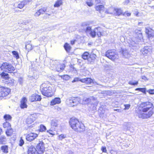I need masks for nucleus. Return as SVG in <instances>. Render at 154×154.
<instances>
[{
    "label": "nucleus",
    "mask_w": 154,
    "mask_h": 154,
    "mask_svg": "<svg viewBox=\"0 0 154 154\" xmlns=\"http://www.w3.org/2000/svg\"><path fill=\"white\" fill-rule=\"evenodd\" d=\"M81 79H79V78L76 77L74 78L73 80L72 81V83H73L74 82H78L79 81H80V80Z\"/></svg>",
    "instance_id": "a18cd8bd"
},
{
    "label": "nucleus",
    "mask_w": 154,
    "mask_h": 154,
    "mask_svg": "<svg viewBox=\"0 0 154 154\" xmlns=\"http://www.w3.org/2000/svg\"><path fill=\"white\" fill-rule=\"evenodd\" d=\"M69 123L72 128L75 131L80 132L85 130L84 125L75 118L70 119Z\"/></svg>",
    "instance_id": "20e7f679"
},
{
    "label": "nucleus",
    "mask_w": 154,
    "mask_h": 154,
    "mask_svg": "<svg viewBox=\"0 0 154 154\" xmlns=\"http://www.w3.org/2000/svg\"><path fill=\"white\" fill-rule=\"evenodd\" d=\"M41 96L36 94H34L29 97V100L31 102L40 101L41 100Z\"/></svg>",
    "instance_id": "dca6fc26"
},
{
    "label": "nucleus",
    "mask_w": 154,
    "mask_h": 154,
    "mask_svg": "<svg viewBox=\"0 0 154 154\" xmlns=\"http://www.w3.org/2000/svg\"><path fill=\"white\" fill-rule=\"evenodd\" d=\"M135 91H139L142 92L143 93L146 94V88H137L135 89Z\"/></svg>",
    "instance_id": "e433bc0d"
},
{
    "label": "nucleus",
    "mask_w": 154,
    "mask_h": 154,
    "mask_svg": "<svg viewBox=\"0 0 154 154\" xmlns=\"http://www.w3.org/2000/svg\"><path fill=\"white\" fill-rule=\"evenodd\" d=\"M131 15V14L130 13H127L126 12H125L124 13H123V15L125 16H127L129 17Z\"/></svg>",
    "instance_id": "603ef678"
},
{
    "label": "nucleus",
    "mask_w": 154,
    "mask_h": 154,
    "mask_svg": "<svg viewBox=\"0 0 154 154\" xmlns=\"http://www.w3.org/2000/svg\"><path fill=\"white\" fill-rule=\"evenodd\" d=\"M128 84L132 85H137L138 84V82L135 81V82H133L132 81H129L128 82Z\"/></svg>",
    "instance_id": "a19ab883"
},
{
    "label": "nucleus",
    "mask_w": 154,
    "mask_h": 154,
    "mask_svg": "<svg viewBox=\"0 0 154 154\" xmlns=\"http://www.w3.org/2000/svg\"><path fill=\"white\" fill-rule=\"evenodd\" d=\"M2 70L10 73H13L15 70L14 68L11 63L8 62L3 63L0 67Z\"/></svg>",
    "instance_id": "6e6552de"
},
{
    "label": "nucleus",
    "mask_w": 154,
    "mask_h": 154,
    "mask_svg": "<svg viewBox=\"0 0 154 154\" xmlns=\"http://www.w3.org/2000/svg\"><path fill=\"white\" fill-rule=\"evenodd\" d=\"M46 129V127L43 125H41L40 126V131L43 132L45 131Z\"/></svg>",
    "instance_id": "58836bf2"
},
{
    "label": "nucleus",
    "mask_w": 154,
    "mask_h": 154,
    "mask_svg": "<svg viewBox=\"0 0 154 154\" xmlns=\"http://www.w3.org/2000/svg\"><path fill=\"white\" fill-rule=\"evenodd\" d=\"M95 83H96L97 85H99L98 84H97L96 82H95Z\"/></svg>",
    "instance_id": "774afa93"
},
{
    "label": "nucleus",
    "mask_w": 154,
    "mask_h": 154,
    "mask_svg": "<svg viewBox=\"0 0 154 154\" xmlns=\"http://www.w3.org/2000/svg\"><path fill=\"white\" fill-rule=\"evenodd\" d=\"M44 13L49 12V10L47 7H44L42 8Z\"/></svg>",
    "instance_id": "c03bdc74"
},
{
    "label": "nucleus",
    "mask_w": 154,
    "mask_h": 154,
    "mask_svg": "<svg viewBox=\"0 0 154 154\" xmlns=\"http://www.w3.org/2000/svg\"><path fill=\"white\" fill-rule=\"evenodd\" d=\"M95 9L97 11H99L101 14H103V15H100V16L103 17H104V13L105 12H104V7L103 5H100L96 6L95 7Z\"/></svg>",
    "instance_id": "a211bd4d"
},
{
    "label": "nucleus",
    "mask_w": 154,
    "mask_h": 154,
    "mask_svg": "<svg viewBox=\"0 0 154 154\" xmlns=\"http://www.w3.org/2000/svg\"><path fill=\"white\" fill-rule=\"evenodd\" d=\"M141 78L145 81L147 80H148L147 78L145 76H141Z\"/></svg>",
    "instance_id": "bf43d9fd"
},
{
    "label": "nucleus",
    "mask_w": 154,
    "mask_h": 154,
    "mask_svg": "<svg viewBox=\"0 0 154 154\" xmlns=\"http://www.w3.org/2000/svg\"><path fill=\"white\" fill-rule=\"evenodd\" d=\"M127 130L130 131L131 132H133L134 130L133 129V128L132 127H129L128 126L127 127Z\"/></svg>",
    "instance_id": "49530a36"
},
{
    "label": "nucleus",
    "mask_w": 154,
    "mask_h": 154,
    "mask_svg": "<svg viewBox=\"0 0 154 154\" xmlns=\"http://www.w3.org/2000/svg\"><path fill=\"white\" fill-rule=\"evenodd\" d=\"M38 136L37 134L31 133L26 135V139L27 141L30 142L34 140Z\"/></svg>",
    "instance_id": "4468645a"
},
{
    "label": "nucleus",
    "mask_w": 154,
    "mask_h": 154,
    "mask_svg": "<svg viewBox=\"0 0 154 154\" xmlns=\"http://www.w3.org/2000/svg\"><path fill=\"white\" fill-rule=\"evenodd\" d=\"M114 110L115 111H118V112H120V110L119 109H114Z\"/></svg>",
    "instance_id": "69168bd1"
},
{
    "label": "nucleus",
    "mask_w": 154,
    "mask_h": 154,
    "mask_svg": "<svg viewBox=\"0 0 154 154\" xmlns=\"http://www.w3.org/2000/svg\"><path fill=\"white\" fill-rule=\"evenodd\" d=\"M25 48L28 52L32 50V47L31 45L28 44H26V45Z\"/></svg>",
    "instance_id": "473e14b6"
},
{
    "label": "nucleus",
    "mask_w": 154,
    "mask_h": 154,
    "mask_svg": "<svg viewBox=\"0 0 154 154\" xmlns=\"http://www.w3.org/2000/svg\"><path fill=\"white\" fill-rule=\"evenodd\" d=\"M39 10V11L40 12L41 14H43L44 13L43 12V9L42 8L41 9H40Z\"/></svg>",
    "instance_id": "052dcab7"
},
{
    "label": "nucleus",
    "mask_w": 154,
    "mask_h": 154,
    "mask_svg": "<svg viewBox=\"0 0 154 154\" xmlns=\"http://www.w3.org/2000/svg\"><path fill=\"white\" fill-rule=\"evenodd\" d=\"M89 24L88 22L82 23L81 25L82 29L85 31L86 34H89L92 38L95 37L96 35L98 37L102 35V29L100 27L95 28L92 30L91 27L89 26Z\"/></svg>",
    "instance_id": "f03ea898"
},
{
    "label": "nucleus",
    "mask_w": 154,
    "mask_h": 154,
    "mask_svg": "<svg viewBox=\"0 0 154 154\" xmlns=\"http://www.w3.org/2000/svg\"><path fill=\"white\" fill-rule=\"evenodd\" d=\"M18 82L20 85H22L23 82V79L21 78H20L19 79Z\"/></svg>",
    "instance_id": "4d7b16f0"
},
{
    "label": "nucleus",
    "mask_w": 154,
    "mask_h": 154,
    "mask_svg": "<svg viewBox=\"0 0 154 154\" xmlns=\"http://www.w3.org/2000/svg\"><path fill=\"white\" fill-rule=\"evenodd\" d=\"M10 92V89L9 88L4 87H0V97L7 96Z\"/></svg>",
    "instance_id": "f8f14e48"
},
{
    "label": "nucleus",
    "mask_w": 154,
    "mask_h": 154,
    "mask_svg": "<svg viewBox=\"0 0 154 154\" xmlns=\"http://www.w3.org/2000/svg\"><path fill=\"white\" fill-rule=\"evenodd\" d=\"M24 143V140L22 137H21L19 141V145L20 146H22L23 145Z\"/></svg>",
    "instance_id": "79ce46f5"
},
{
    "label": "nucleus",
    "mask_w": 154,
    "mask_h": 154,
    "mask_svg": "<svg viewBox=\"0 0 154 154\" xmlns=\"http://www.w3.org/2000/svg\"><path fill=\"white\" fill-rule=\"evenodd\" d=\"M57 120L56 119H53L51 121V126L56 127L57 125Z\"/></svg>",
    "instance_id": "2f4dec72"
},
{
    "label": "nucleus",
    "mask_w": 154,
    "mask_h": 154,
    "mask_svg": "<svg viewBox=\"0 0 154 154\" xmlns=\"http://www.w3.org/2000/svg\"><path fill=\"white\" fill-rule=\"evenodd\" d=\"M35 120V118L33 117V116L31 115L26 119V122L28 124H30L33 122Z\"/></svg>",
    "instance_id": "393cba45"
},
{
    "label": "nucleus",
    "mask_w": 154,
    "mask_h": 154,
    "mask_svg": "<svg viewBox=\"0 0 154 154\" xmlns=\"http://www.w3.org/2000/svg\"><path fill=\"white\" fill-rule=\"evenodd\" d=\"M113 12H109V13L118 16H119L123 14L122 10L120 8H115L113 9Z\"/></svg>",
    "instance_id": "6ab92c4d"
},
{
    "label": "nucleus",
    "mask_w": 154,
    "mask_h": 154,
    "mask_svg": "<svg viewBox=\"0 0 154 154\" xmlns=\"http://www.w3.org/2000/svg\"><path fill=\"white\" fill-rule=\"evenodd\" d=\"M27 101V99L25 97H23L22 98L20 101V107L21 109L26 108L27 105L26 104Z\"/></svg>",
    "instance_id": "aec40b11"
},
{
    "label": "nucleus",
    "mask_w": 154,
    "mask_h": 154,
    "mask_svg": "<svg viewBox=\"0 0 154 154\" xmlns=\"http://www.w3.org/2000/svg\"><path fill=\"white\" fill-rule=\"evenodd\" d=\"M105 56L112 60L114 61L119 58V56L116 54L115 51L111 50L107 51L105 53Z\"/></svg>",
    "instance_id": "1a4fd4ad"
},
{
    "label": "nucleus",
    "mask_w": 154,
    "mask_h": 154,
    "mask_svg": "<svg viewBox=\"0 0 154 154\" xmlns=\"http://www.w3.org/2000/svg\"><path fill=\"white\" fill-rule=\"evenodd\" d=\"M7 139L5 136H2L0 137V144H3L6 141Z\"/></svg>",
    "instance_id": "a878e982"
},
{
    "label": "nucleus",
    "mask_w": 154,
    "mask_h": 154,
    "mask_svg": "<svg viewBox=\"0 0 154 154\" xmlns=\"http://www.w3.org/2000/svg\"><path fill=\"white\" fill-rule=\"evenodd\" d=\"M122 53L123 55L125 57L127 58L128 57V51L127 50H123L122 51Z\"/></svg>",
    "instance_id": "f704fd0d"
},
{
    "label": "nucleus",
    "mask_w": 154,
    "mask_h": 154,
    "mask_svg": "<svg viewBox=\"0 0 154 154\" xmlns=\"http://www.w3.org/2000/svg\"><path fill=\"white\" fill-rule=\"evenodd\" d=\"M31 1L32 0H24L22 2H18L17 6L19 8H22L25 5L29 4Z\"/></svg>",
    "instance_id": "f3484780"
},
{
    "label": "nucleus",
    "mask_w": 154,
    "mask_h": 154,
    "mask_svg": "<svg viewBox=\"0 0 154 154\" xmlns=\"http://www.w3.org/2000/svg\"><path fill=\"white\" fill-rule=\"evenodd\" d=\"M2 77L5 79H8L9 78L8 75L7 73L2 72L1 74Z\"/></svg>",
    "instance_id": "4c0bfd02"
},
{
    "label": "nucleus",
    "mask_w": 154,
    "mask_h": 154,
    "mask_svg": "<svg viewBox=\"0 0 154 154\" xmlns=\"http://www.w3.org/2000/svg\"><path fill=\"white\" fill-rule=\"evenodd\" d=\"M36 149L40 154L43 153L45 149L44 143L42 141H39L36 146Z\"/></svg>",
    "instance_id": "2eb2a0df"
},
{
    "label": "nucleus",
    "mask_w": 154,
    "mask_h": 154,
    "mask_svg": "<svg viewBox=\"0 0 154 154\" xmlns=\"http://www.w3.org/2000/svg\"><path fill=\"white\" fill-rule=\"evenodd\" d=\"M151 52L152 47L151 46H145L140 50L141 54L144 56L149 55Z\"/></svg>",
    "instance_id": "9b49d317"
},
{
    "label": "nucleus",
    "mask_w": 154,
    "mask_h": 154,
    "mask_svg": "<svg viewBox=\"0 0 154 154\" xmlns=\"http://www.w3.org/2000/svg\"><path fill=\"white\" fill-rule=\"evenodd\" d=\"M1 149L3 152L5 153H7L8 152V147L7 145L2 146L1 147Z\"/></svg>",
    "instance_id": "c85d7f7f"
},
{
    "label": "nucleus",
    "mask_w": 154,
    "mask_h": 154,
    "mask_svg": "<svg viewBox=\"0 0 154 154\" xmlns=\"http://www.w3.org/2000/svg\"><path fill=\"white\" fill-rule=\"evenodd\" d=\"M129 0H126L123 3L124 5H127L129 3Z\"/></svg>",
    "instance_id": "13d9d810"
},
{
    "label": "nucleus",
    "mask_w": 154,
    "mask_h": 154,
    "mask_svg": "<svg viewBox=\"0 0 154 154\" xmlns=\"http://www.w3.org/2000/svg\"><path fill=\"white\" fill-rule=\"evenodd\" d=\"M4 118L5 120H11L12 119L11 116L9 115L5 114L4 116Z\"/></svg>",
    "instance_id": "c9c22d12"
},
{
    "label": "nucleus",
    "mask_w": 154,
    "mask_h": 154,
    "mask_svg": "<svg viewBox=\"0 0 154 154\" xmlns=\"http://www.w3.org/2000/svg\"><path fill=\"white\" fill-rule=\"evenodd\" d=\"M149 92L150 94H154V89H149Z\"/></svg>",
    "instance_id": "6e6d98bb"
},
{
    "label": "nucleus",
    "mask_w": 154,
    "mask_h": 154,
    "mask_svg": "<svg viewBox=\"0 0 154 154\" xmlns=\"http://www.w3.org/2000/svg\"><path fill=\"white\" fill-rule=\"evenodd\" d=\"M9 131H11V128L10 129H7V130L6 131V132H8L9 134H10Z\"/></svg>",
    "instance_id": "0e129e2a"
},
{
    "label": "nucleus",
    "mask_w": 154,
    "mask_h": 154,
    "mask_svg": "<svg viewBox=\"0 0 154 154\" xmlns=\"http://www.w3.org/2000/svg\"><path fill=\"white\" fill-rule=\"evenodd\" d=\"M81 100L79 97H71L66 99V103L67 105L73 107L79 104L81 102Z\"/></svg>",
    "instance_id": "0eeeda50"
},
{
    "label": "nucleus",
    "mask_w": 154,
    "mask_h": 154,
    "mask_svg": "<svg viewBox=\"0 0 154 154\" xmlns=\"http://www.w3.org/2000/svg\"><path fill=\"white\" fill-rule=\"evenodd\" d=\"M134 36L135 40L132 39L129 44V46L130 47H137L138 44L140 41H141L143 39V36L141 31L136 29L135 31Z\"/></svg>",
    "instance_id": "39448f33"
},
{
    "label": "nucleus",
    "mask_w": 154,
    "mask_h": 154,
    "mask_svg": "<svg viewBox=\"0 0 154 154\" xmlns=\"http://www.w3.org/2000/svg\"><path fill=\"white\" fill-rule=\"evenodd\" d=\"M145 32L148 38L150 40L154 38V30L149 27L146 28Z\"/></svg>",
    "instance_id": "ddd939ff"
},
{
    "label": "nucleus",
    "mask_w": 154,
    "mask_h": 154,
    "mask_svg": "<svg viewBox=\"0 0 154 154\" xmlns=\"http://www.w3.org/2000/svg\"><path fill=\"white\" fill-rule=\"evenodd\" d=\"M64 47L66 51L68 52L70 51L71 48V47L67 43L65 44Z\"/></svg>",
    "instance_id": "7c9ffc66"
},
{
    "label": "nucleus",
    "mask_w": 154,
    "mask_h": 154,
    "mask_svg": "<svg viewBox=\"0 0 154 154\" xmlns=\"http://www.w3.org/2000/svg\"><path fill=\"white\" fill-rule=\"evenodd\" d=\"M50 69L58 72H62L64 69L65 65L64 64L56 65V62L51 60L50 61Z\"/></svg>",
    "instance_id": "423d86ee"
},
{
    "label": "nucleus",
    "mask_w": 154,
    "mask_h": 154,
    "mask_svg": "<svg viewBox=\"0 0 154 154\" xmlns=\"http://www.w3.org/2000/svg\"><path fill=\"white\" fill-rule=\"evenodd\" d=\"M66 137V135L63 134H61L59 136V140H62Z\"/></svg>",
    "instance_id": "37998d69"
},
{
    "label": "nucleus",
    "mask_w": 154,
    "mask_h": 154,
    "mask_svg": "<svg viewBox=\"0 0 154 154\" xmlns=\"http://www.w3.org/2000/svg\"><path fill=\"white\" fill-rule=\"evenodd\" d=\"M86 3L87 4V5L91 7L92 6L93 4L91 2H86Z\"/></svg>",
    "instance_id": "5fc2aeb1"
},
{
    "label": "nucleus",
    "mask_w": 154,
    "mask_h": 154,
    "mask_svg": "<svg viewBox=\"0 0 154 154\" xmlns=\"http://www.w3.org/2000/svg\"><path fill=\"white\" fill-rule=\"evenodd\" d=\"M125 108H124L125 110L128 109L130 107V105L129 104L124 105Z\"/></svg>",
    "instance_id": "09e8293b"
},
{
    "label": "nucleus",
    "mask_w": 154,
    "mask_h": 154,
    "mask_svg": "<svg viewBox=\"0 0 154 154\" xmlns=\"http://www.w3.org/2000/svg\"><path fill=\"white\" fill-rule=\"evenodd\" d=\"M61 77L62 79L65 80H68L70 79V77L67 75H62Z\"/></svg>",
    "instance_id": "ea45409f"
},
{
    "label": "nucleus",
    "mask_w": 154,
    "mask_h": 154,
    "mask_svg": "<svg viewBox=\"0 0 154 154\" xmlns=\"http://www.w3.org/2000/svg\"><path fill=\"white\" fill-rule=\"evenodd\" d=\"M60 98L59 97H56L51 101L50 104L51 106H54L56 104L60 103Z\"/></svg>",
    "instance_id": "b1692460"
},
{
    "label": "nucleus",
    "mask_w": 154,
    "mask_h": 154,
    "mask_svg": "<svg viewBox=\"0 0 154 154\" xmlns=\"http://www.w3.org/2000/svg\"><path fill=\"white\" fill-rule=\"evenodd\" d=\"M101 150H102L103 152H106L107 150L105 146H102L101 147Z\"/></svg>",
    "instance_id": "8fccbe9b"
},
{
    "label": "nucleus",
    "mask_w": 154,
    "mask_h": 154,
    "mask_svg": "<svg viewBox=\"0 0 154 154\" xmlns=\"http://www.w3.org/2000/svg\"><path fill=\"white\" fill-rule=\"evenodd\" d=\"M62 0H57L55 4L54 5V7H58L62 5Z\"/></svg>",
    "instance_id": "bb28decb"
},
{
    "label": "nucleus",
    "mask_w": 154,
    "mask_h": 154,
    "mask_svg": "<svg viewBox=\"0 0 154 154\" xmlns=\"http://www.w3.org/2000/svg\"><path fill=\"white\" fill-rule=\"evenodd\" d=\"M83 100L86 103H88V105L89 106L91 104L92 106L93 105V107L94 108V109L96 107L98 103L95 102V99L93 97H91L89 98H84L83 99Z\"/></svg>",
    "instance_id": "9d476101"
},
{
    "label": "nucleus",
    "mask_w": 154,
    "mask_h": 154,
    "mask_svg": "<svg viewBox=\"0 0 154 154\" xmlns=\"http://www.w3.org/2000/svg\"><path fill=\"white\" fill-rule=\"evenodd\" d=\"M41 14V13L39 11V10H38L35 13V16L36 17H38Z\"/></svg>",
    "instance_id": "3c124183"
},
{
    "label": "nucleus",
    "mask_w": 154,
    "mask_h": 154,
    "mask_svg": "<svg viewBox=\"0 0 154 154\" xmlns=\"http://www.w3.org/2000/svg\"><path fill=\"white\" fill-rule=\"evenodd\" d=\"M100 0H95V2L96 4L100 3Z\"/></svg>",
    "instance_id": "680f3d73"
},
{
    "label": "nucleus",
    "mask_w": 154,
    "mask_h": 154,
    "mask_svg": "<svg viewBox=\"0 0 154 154\" xmlns=\"http://www.w3.org/2000/svg\"><path fill=\"white\" fill-rule=\"evenodd\" d=\"M28 153V154H40L35 148L32 146L29 147Z\"/></svg>",
    "instance_id": "412c9836"
},
{
    "label": "nucleus",
    "mask_w": 154,
    "mask_h": 154,
    "mask_svg": "<svg viewBox=\"0 0 154 154\" xmlns=\"http://www.w3.org/2000/svg\"><path fill=\"white\" fill-rule=\"evenodd\" d=\"M12 130L11 128V131H9V132L10 133L9 134V132H6V134L8 136H10L12 135Z\"/></svg>",
    "instance_id": "de8ad7c7"
},
{
    "label": "nucleus",
    "mask_w": 154,
    "mask_h": 154,
    "mask_svg": "<svg viewBox=\"0 0 154 154\" xmlns=\"http://www.w3.org/2000/svg\"><path fill=\"white\" fill-rule=\"evenodd\" d=\"M97 56L94 54H91L90 55L87 60L89 63H93L96 59Z\"/></svg>",
    "instance_id": "5701e85b"
},
{
    "label": "nucleus",
    "mask_w": 154,
    "mask_h": 154,
    "mask_svg": "<svg viewBox=\"0 0 154 154\" xmlns=\"http://www.w3.org/2000/svg\"><path fill=\"white\" fill-rule=\"evenodd\" d=\"M2 129H1V128H0V135L2 133Z\"/></svg>",
    "instance_id": "338daca9"
},
{
    "label": "nucleus",
    "mask_w": 154,
    "mask_h": 154,
    "mask_svg": "<svg viewBox=\"0 0 154 154\" xmlns=\"http://www.w3.org/2000/svg\"><path fill=\"white\" fill-rule=\"evenodd\" d=\"M53 87L49 82H47L42 84L40 90L42 94L48 97H52L53 94Z\"/></svg>",
    "instance_id": "7ed1b4c3"
},
{
    "label": "nucleus",
    "mask_w": 154,
    "mask_h": 154,
    "mask_svg": "<svg viewBox=\"0 0 154 154\" xmlns=\"http://www.w3.org/2000/svg\"><path fill=\"white\" fill-rule=\"evenodd\" d=\"M89 55V54L88 52H85L82 54V57L84 60H87Z\"/></svg>",
    "instance_id": "cd10ccee"
},
{
    "label": "nucleus",
    "mask_w": 154,
    "mask_h": 154,
    "mask_svg": "<svg viewBox=\"0 0 154 154\" xmlns=\"http://www.w3.org/2000/svg\"><path fill=\"white\" fill-rule=\"evenodd\" d=\"M80 81L88 84H90L92 82L94 83L93 80L89 78H86L81 79L80 80Z\"/></svg>",
    "instance_id": "4be33fe9"
},
{
    "label": "nucleus",
    "mask_w": 154,
    "mask_h": 154,
    "mask_svg": "<svg viewBox=\"0 0 154 154\" xmlns=\"http://www.w3.org/2000/svg\"><path fill=\"white\" fill-rule=\"evenodd\" d=\"M153 106L152 104L149 102L142 103L140 104V107L142 108V112L139 110L137 112L139 118L145 119L150 117L154 113Z\"/></svg>",
    "instance_id": "f257e3e1"
},
{
    "label": "nucleus",
    "mask_w": 154,
    "mask_h": 154,
    "mask_svg": "<svg viewBox=\"0 0 154 154\" xmlns=\"http://www.w3.org/2000/svg\"><path fill=\"white\" fill-rule=\"evenodd\" d=\"M75 40H74V41H71V44L72 45H73L74 44V43H75Z\"/></svg>",
    "instance_id": "e2e57ef3"
},
{
    "label": "nucleus",
    "mask_w": 154,
    "mask_h": 154,
    "mask_svg": "<svg viewBox=\"0 0 154 154\" xmlns=\"http://www.w3.org/2000/svg\"><path fill=\"white\" fill-rule=\"evenodd\" d=\"M12 53L14 57H15L16 59H17L19 58V54L17 51H12Z\"/></svg>",
    "instance_id": "72a5a7b5"
},
{
    "label": "nucleus",
    "mask_w": 154,
    "mask_h": 154,
    "mask_svg": "<svg viewBox=\"0 0 154 154\" xmlns=\"http://www.w3.org/2000/svg\"><path fill=\"white\" fill-rule=\"evenodd\" d=\"M3 126L4 128H7V129H11V125L10 124L6 122L3 124Z\"/></svg>",
    "instance_id": "c756f323"
},
{
    "label": "nucleus",
    "mask_w": 154,
    "mask_h": 154,
    "mask_svg": "<svg viewBox=\"0 0 154 154\" xmlns=\"http://www.w3.org/2000/svg\"><path fill=\"white\" fill-rule=\"evenodd\" d=\"M48 133H49L50 134L54 135V134L53 133V131L51 130H49L47 131Z\"/></svg>",
    "instance_id": "864d4df0"
}]
</instances>
